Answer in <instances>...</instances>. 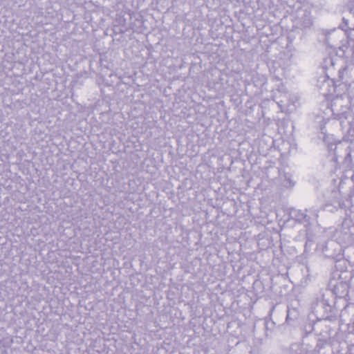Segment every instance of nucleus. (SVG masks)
I'll use <instances>...</instances> for the list:
<instances>
[{
    "instance_id": "obj_7",
    "label": "nucleus",
    "mask_w": 354,
    "mask_h": 354,
    "mask_svg": "<svg viewBox=\"0 0 354 354\" xmlns=\"http://www.w3.org/2000/svg\"><path fill=\"white\" fill-rule=\"evenodd\" d=\"M295 313V310H290V309H288L287 311L286 320L293 319L294 317H292V315Z\"/></svg>"
},
{
    "instance_id": "obj_1",
    "label": "nucleus",
    "mask_w": 354,
    "mask_h": 354,
    "mask_svg": "<svg viewBox=\"0 0 354 354\" xmlns=\"http://www.w3.org/2000/svg\"><path fill=\"white\" fill-rule=\"evenodd\" d=\"M348 109V100L342 97H337L331 103V111L339 119L346 118Z\"/></svg>"
},
{
    "instance_id": "obj_3",
    "label": "nucleus",
    "mask_w": 354,
    "mask_h": 354,
    "mask_svg": "<svg viewBox=\"0 0 354 354\" xmlns=\"http://www.w3.org/2000/svg\"><path fill=\"white\" fill-rule=\"evenodd\" d=\"M337 239L340 243H346L351 241V237L350 233L342 230H337L335 233Z\"/></svg>"
},
{
    "instance_id": "obj_6",
    "label": "nucleus",
    "mask_w": 354,
    "mask_h": 354,
    "mask_svg": "<svg viewBox=\"0 0 354 354\" xmlns=\"http://www.w3.org/2000/svg\"><path fill=\"white\" fill-rule=\"evenodd\" d=\"M326 344V342L322 340H319L315 348V351L319 353L320 350L324 348V346Z\"/></svg>"
},
{
    "instance_id": "obj_5",
    "label": "nucleus",
    "mask_w": 354,
    "mask_h": 354,
    "mask_svg": "<svg viewBox=\"0 0 354 354\" xmlns=\"http://www.w3.org/2000/svg\"><path fill=\"white\" fill-rule=\"evenodd\" d=\"M288 95L286 93L283 95V98L277 102V104L280 107H288L289 104L287 102Z\"/></svg>"
},
{
    "instance_id": "obj_9",
    "label": "nucleus",
    "mask_w": 354,
    "mask_h": 354,
    "mask_svg": "<svg viewBox=\"0 0 354 354\" xmlns=\"http://www.w3.org/2000/svg\"><path fill=\"white\" fill-rule=\"evenodd\" d=\"M333 146H334V145H333V144H332V145H330L329 146L330 149H333ZM335 147H336V145H335Z\"/></svg>"
},
{
    "instance_id": "obj_2",
    "label": "nucleus",
    "mask_w": 354,
    "mask_h": 354,
    "mask_svg": "<svg viewBox=\"0 0 354 354\" xmlns=\"http://www.w3.org/2000/svg\"><path fill=\"white\" fill-rule=\"evenodd\" d=\"M297 24L302 28H310L313 24L310 12L307 10L304 11L302 15L298 17Z\"/></svg>"
},
{
    "instance_id": "obj_10",
    "label": "nucleus",
    "mask_w": 354,
    "mask_h": 354,
    "mask_svg": "<svg viewBox=\"0 0 354 354\" xmlns=\"http://www.w3.org/2000/svg\"><path fill=\"white\" fill-rule=\"evenodd\" d=\"M321 131L323 134H325V133L324 132V127H321Z\"/></svg>"
},
{
    "instance_id": "obj_4",
    "label": "nucleus",
    "mask_w": 354,
    "mask_h": 354,
    "mask_svg": "<svg viewBox=\"0 0 354 354\" xmlns=\"http://www.w3.org/2000/svg\"><path fill=\"white\" fill-rule=\"evenodd\" d=\"M284 180L282 183L283 187L287 188H291L295 185V183L291 180L290 176H284Z\"/></svg>"
},
{
    "instance_id": "obj_8",
    "label": "nucleus",
    "mask_w": 354,
    "mask_h": 354,
    "mask_svg": "<svg viewBox=\"0 0 354 354\" xmlns=\"http://www.w3.org/2000/svg\"><path fill=\"white\" fill-rule=\"evenodd\" d=\"M299 214L300 215V217L298 219H299L300 221H302V220L306 221V214L304 213H302V212H299Z\"/></svg>"
}]
</instances>
